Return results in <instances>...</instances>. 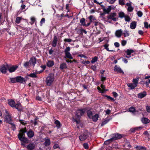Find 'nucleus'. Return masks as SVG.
<instances>
[{
    "label": "nucleus",
    "instance_id": "8",
    "mask_svg": "<svg viewBox=\"0 0 150 150\" xmlns=\"http://www.w3.org/2000/svg\"><path fill=\"white\" fill-rule=\"evenodd\" d=\"M26 79L23 78L21 76L16 77V81L17 82L25 84L26 83Z\"/></svg>",
    "mask_w": 150,
    "mask_h": 150
},
{
    "label": "nucleus",
    "instance_id": "56",
    "mask_svg": "<svg viewBox=\"0 0 150 150\" xmlns=\"http://www.w3.org/2000/svg\"><path fill=\"white\" fill-rule=\"evenodd\" d=\"M70 48L69 47H67L66 49L65 50L64 52L65 53L67 52H69V51H70Z\"/></svg>",
    "mask_w": 150,
    "mask_h": 150
},
{
    "label": "nucleus",
    "instance_id": "44",
    "mask_svg": "<svg viewBox=\"0 0 150 150\" xmlns=\"http://www.w3.org/2000/svg\"><path fill=\"white\" fill-rule=\"evenodd\" d=\"M119 16L120 18H122L124 17V18L125 15V14L124 12H120L119 13Z\"/></svg>",
    "mask_w": 150,
    "mask_h": 150
},
{
    "label": "nucleus",
    "instance_id": "60",
    "mask_svg": "<svg viewBox=\"0 0 150 150\" xmlns=\"http://www.w3.org/2000/svg\"><path fill=\"white\" fill-rule=\"evenodd\" d=\"M127 43V41L125 40H123L122 41L121 44L122 46H125Z\"/></svg>",
    "mask_w": 150,
    "mask_h": 150
},
{
    "label": "nucleus",
    "instance_id": "57",
    "mask_svg": "<svg viewBox=\"0 0 150 150\" xmlns=\"http://www.w3.org/2000/svg\"><path fill=\"white\" fill-rule=\"evenodd\" d=\"M45 21V19L44 18H42L40 21V25L42 26L43 23H44Z\"/></svg>",
    "mask_w": 150,
    "mask_h": 150
},
{
    "label": "nucleus",
    "instance_id": "54",
    "mask_svg": "<svg viewBox=\"0 0 150 150\" xmlns=\"http://www.w3.org/2000/svg\"><path fill=\"white\" fill-rule=\"evenodd\" d=\"M124 0H119V3L120 5H124L125 4L124 1Z\"/></svg>",
    "mask_w": 150,
    "mask_h": 150
},
{
    "label": "nucleus",
    "instance_id": "18",
    "mask_svg": "<svg viewBox=\"0 0 150 150\" xmlns=\"http://www.w3.org/2000/svg\"><path fill=\"white\" fill-rule=\"evenodd\" d=\"M146 93L145 91H143L142 93H139L138 94V97L139 98H142L146 96Z\"/></svg>",
    "mask_w": 150,
    "mask_h": 150
},
{
    "label": "nucleus",
    "instance_id": "35",
    "mask_svg": "<svg viewBox=\"0 0 150 150\" xmlns=\"http://www.w3.org/2000/svg\"><path fill=\"white\" fill-rule=\"evenodd\" d=\"M44 145L46 146L50 145V140L49 139H46L45 142L44 143Z\"/></svg>",
    "mask_w": 150,
    "mask_h": 150
},
{
    "label": "nucleus",
    "instance_id": "31",
    "mask_svg": "<svg viewBox=\"0 0 150 150\" xmlns=\"http://www.w3.org/2000/svg\"><path fill=\"white\" fill-rule=\"evenodd\" d=\"M54 64V63L53 61H49L47 63V66L48 67H52Z\"/></svg>",
    "mask_w": 150,
    "mask_h": 150
},
{
    "label": "nucleus",
    "instance_id": "55",
    "mask_svg": "<svg viewBox=\"0 0 150 150\" xmlns=\"http://www.w3.org/2000/svg\"><path fill=\"white\" fill-rule=\"evenodd\" d=\"M19 121L20 122V123L23 125H24L27 124V123L24 120H19Z\"/></svg>",
    "mask_w": 150,
    "mask_h": 150
},
{
    "label": "nucleus",
    "instance_id": "36",
    "mask_svg": "<svg viewBox=\"0 0 150 150\" xmlns=\"http://www.w3.org/2000/svg\"><path fill=\"white\" fill-rule=\"evenodd\" d=\"M9 82L12 83H15L16 81V78H9Z\"/></svg>",
    "mask_w": 150,
    "mask_h": 150
},
{
    "label": "nucleus",
    "instance_id": "15",
    "mask_svg": "<svg viewBox=\"0 0 150 150\" xmlns=\"http://www.w3.org/2000/svg\"><path fill=\"white\" fill-rule=\"evenodd\" d=\"M35 147V144L34 143H30L27 146V149L28 150H32Z\"/></svg>",
    "mask_w": 150,
    "mask_h": 150
},
{
    "label": "nucleus",
    "instance_id": "3",
    "mask_svg": "<svg viewBox=\"0 0 150 150\" xmlns=\"http://www.w3.org/2000/svg\"><path fill=\"white\" fill-rule=\"evenodd\" d=\"M86 109L85 108L78 110L76 112V115L78 119H80L81 117L83 115L85 112Z\"/></svg>",
    "mask_w": 150,
    "mask_h": 150
},
{
    "label": "nucleus",
    "instance_id": "12",
    "mask_svg": "<svg viewBox=\"0 0 150 150\" xmlns=\"http://www.w3.org/2000/svg\"><path fill=\"white\" fill-rule=\"evenodd\" d=\"M114 70L115 71H117L118 73H122L123 74H124L123 71L120 67H118L117 65L115 66L114 68Z\"/></svg>",
    "mask_w": 150,
    "mask_h": 150
},
{
    "label": "nucleus",
    "instance_id": "29",
    "mask_svg": "<svg viewBox=\"0 0 150 150\" xmlns=\"http://www.w3.org/2000/svg\"><path fill=\"white\" fill-rule=\"evenodd\" d=\"M109 46V45L107 43H106L104 45H103V47H104L108 51L110 52H114L115 51L113 50H110L109 49L108 47Z\"/></svg>",
    "mask_w": 150,
    "mask_h": 150
},
{
    "label": "nucleus",
    "instance_id": "21",
    "mask_svg": "<svg viewBox=\"0 0 150 150\" xmlns=\"http://www.w3.org/2000/svg\"><path fill=\"white\" fill-rule=\"evenodd\" d=\"M141 121L144 124H146L150 122V120L148 118L144 117L142 119Z\"/></svg>",
    "mask_w": 150,
    "mask_h": 150
},
{
    "label": "nucleus",
    "instance_id": "11",
    "mask_svg": "<svg viewBox=\"0 0 150 150\" xmlns=\"http://www.w3.org/2000/svg\"><path fill=\"white\" fill-rule=\"evenodd\" d=\"M29 62L30 65L34 67L36 63V59L35 57H33L30 59Z\"/></svg>",
    "mask_w": 150,
    "mask_h": 150
},
{
    "label": "nucleus",
    "instance_id": "52",
    "mask_svg": "<svg viewBox=\"0 0 150 150\" xmlns=\"http://www.w3.org/2000/svg\"><path fill=\"white\" fill-rule=\"evenodd\" d=\"M133 8L131 6H129V7H128L127 10L129 12H131L133 11Z\"/></svg>",
    "mask_w": 150,
    "mask_h": 150
},
{
    "label": "nucleus",
    "instance_id": "33",
    "mask_svg": "<svg viewBox=\"0 0 150 150\" xmlns=\"http://www.w3.org/2000/svg\"><path fill=\"white\" fill-rule=\"evenodd\" d=\"M137 150H146V148L143 146H137L135 147Z\"/></svg>",
    "mask_w": 150,
    "mask_h": 150
},
{
    "label": "nucleus",
    "instance_id": "2",
    "mask_svg": "<svg viewBox=\"0 0 150 150\" xmlns=\"http://www.w3.org/2000/svg\"><path fill=\"white\" fill-rule=\"evenodd\" d=\"M90 133L87 130L85 131L79 137V139L81 141H83L89 137Z\"/></svg>",
    "mask_w": 150,
    "mask_h": 150
},
{
    "label": "nucleus",
    "instance_id": "62",
    "mask_svg": "<svg viewBox=\"0 0 150 150\" xmlns=\"http://www.w3.org/2000/svg\"><path fill=\"white\" fill-rule=\"evenodd\" d=\"M112 94H113V96L115 98L117 97L118 96V94L115 92H112Z\"/></svg>",
    "mask_w": 150,
    "mask_h": 150
},
{
    "label": "nucleus",
    "instance_id": "28",
    "mask_svg": "<svg viewBox=\"0 0 150 150\" xmlns=\"http://www.w3.org/2000/svg\"><path fill=\"white\" fill-rule=\"evenodd\" d=\"M86 113L88 117L90 119H91L93 116L92 112L90 110H88L87 111Z\"/></svg>",
    "mask_w": 150,
    "mask_h": 150
},
{
    "label": "nucleus",
    "instance_id": "16",
    "mask_svg": "<svg viewBox=\"0 0 150 150\" xmlns=\"http://www.w3.org/2000/svg\"><path fill=\"white\" fill-rule=\"evenodd\" d=\"M27 134L28 137L31 138L34 136V132L31 129H30L27 133Z\"/></svg>",
    "mask_w": 150,
    "mask_h": 150
},
{
    "label": "nucleus",
    "instance_id": "64",
    "mask_svg": "<svg viewBox=\"0 0 150 150\" xmlns=\"http://www.w3.org/2000/svg\"><path fill=\"white\" fill-rule=\"evenodd\" d=\"M122 61L123 62L125 63H127L128 62L127 59H126L125 58H122Z\"/></svg>",
    "mask_w": 150,
    "mask_h": 150
},
{
    "label": "nucleus",
    "instance_id": "19",
    "mask_svg": "<svg viewBox=\"0 0 150 150\" xmlns=\"http://www.w3.org/2000/svg\"><path fill=\"white\" fill-rule=\"evenodd\" d=\"M99 117V115L98 114H96L92 116L91 118L93 122H96L98 120Z\"/></svg>",
    "mask_w": 150,
    "mask_h": 150
},
{
    "label": "nucleus",
    "instance_id": "5",
    "mask_svg": "<svg viewBox=\"0 0 150 150\" xmlns=\"http://www.w3.org/2000/svg\"><path fill=\"white\" fill-rule=\"evenodd\" d=\"M6 112L7 115H6L4 117V122L10 124L12 122L11 116L9 115L7 111H6Z\"/></svg>",
    "mask_w": 150,
    "mask_h": 150
},
{
    "label": "nucleus",
    "instance_id": "13",
    "mask_svg": "<svg viewBox=\"0 0 150 150\" xmlns=\"http://www.w3.org/2000/svg\"><path fill=\"white\" fill-rule=\"evenodd\" d=\"M58 42V38L55 35L53 39L52 44V46L53 47H55L57 45Z\"/></svg>",
    "mask_w": 150,
    "mask_h": 150
},
{
    "label": "nucleus",
    "instance_id": "7",
    "mask_svg": "<svg viewBox=\"0 0 150 150\" xmlns=\"http://www.w3.org/2000/svg\"><path fill=\"white\" fill-rule=\"evenodd\" d=\"M8 64H6L2 65L0 67V71L3 73H5L8 70Z\"/></svg>",
    "mask_w": 150,
    "mask_h": 150
},
{
    "label": "nucleus",
    "instance_id": "43",
    "mask_svg": "<svg viewBox=\"0 0 150 150\" xmlns=\"http://www.w3.org/2000/svg\"><path fill=\"white\" fill-rule=\"evenodd\" d=\"M129 110L130 112L132 113L136 112L135 111V108L132 107H131L130 108H129Z\"/></svg>",
    "mask_w": 150,
    "mask_h": 150
},
{
    "label": "nucleus",
    "instance_id": "37",
    "mask_svg": "<svg viewBox=\"0 0 150 150\" xmlns=\"http://www.w3.org/2000/svg\"><path fill=\"white\" fill-rule=\"evenodd\" d=\"M30 19L31 21L30 22V23L31 25H33L34 24L35 22L36 21L35 18L34 17H31Z\"/></svg>",
    "mask_w": 150,
    "mask_h": 150
},
{
    "label": "nucleus",
    "instance_id": "30",
    "mask_svg": "<svg viewBox=\"0 0 150 150\" xmlns=\"http://www.w3.org/2000/svg\"><path fill=\"white\" fill-rule=\"evenodd\" d=\"M127 86L130 88L131 89H134L137 86L136 85H135L134 84L132 83H129L127 84Z\"/></svg>",
    "mask_w": 150,
    "mask_h": 150
},
{
    "label": "nucleus",
    "instance_id": "46",
    "mask_svg": "<svg viewBox=\"0 0 150 150\" xmlns=\"http://www.w3.org/2000/svg\"><path fill=\"white\" fill-rule=\"evenodd\" d=\"M139 81V79H133V83L135 85H136L137 86V84L138 83V82Z\"/></svg>",
    "mask_w": 150,
    "mask_h": 150
},
{
    "label": "nucleus",
    "instance_id": "9",
    "mask_svg": "<svg viewBox=\"0 0 150 150\" xmlns=\"http://www.w3.org/2000/svg\"><path fill=\"white\" fill-rule=\"evenodd\" d=\"M116 16V13H111L108 16L107 18L108 19H111L114 21H117L116 18L114 17Z\"/></svg>",
    "mask_w": 150,
    "mask_h": 150
},
{
    "label": "nucleus",
    "instance_id": "26",
    "mask_svg": "<svg viewBox=\"0 0 150 150\" xmlns=\"http://www.w3.org/2000/svg\"><path fill=\"white\" fill-rule=\"evenodd\" d=\"M142 129L141 127H136L134 128H131L130 130V131L132 133L138 130L139 129Z\"/></svg>",
    "mask_w": 150,
    "mask_h": 150
},
{
    "label": "nucleus",
    "instance_id": "4",
    "mask_svg": "<svg viewBox=\"0 0 150 150\" xmlns=\"http://www.w3.org/2000/svg\"><path fill=\"white\" fill-rule=\"evenodd\" d=\"M54 80V77L52 75H49L47 77L46 82L47 86H50Z\"/></svg>",
    "mask_w": 150,
    "mask_h": 150
},
{
    "label": "nucleus",
    "instance_id": "41",
    "mask_svg": "<svg viewBox=\"0 0 150 150\" xmlns=\"http://www.w3.org/2000/svg\"><path fill=\"white\" fill-rule=\"evenodd\" d=\"M112 141L113 140L111 139V138L110 139L105 141L104 142V144L105 145L108 144Z\"/></svg>",
    "mask_w": 150,
    "mask_h": 150
},
{
    "label": "nucleus",
    "instance_id": "58",
    "mask_svg": "<svg viewBox=\"0 0 150 150\" xmlns=\"http://www.w3.org/2000/svg\"><path fill=\"white\" fill-rule=\"evenodd\" d=\"M64 41L65 42H70L72 41V40L70 38L67 39L66 38L64 40Z\"/></svg>",
    "mask_w": 150,
    "mask_h": 150
},
{
    "label": "nucleus",
    "instance_id": "48",
    "mask_svg": "<svg viewBox=\"0 0 150 150\" xmlns=\"http://www.w3.org/2000/svg\"><path fill=\"white\" fill-rule=\"evenodd\" d=\"M125 20L127 22H129L130 20V18L129 17L128 15H125Z\"/></svg>",
    "mask_w": 150,
    "mask_h": 150
},
{
    "label": "nucleus",
    "instance_id": "6",
    "mask_svg": "<svg viewBox=\"0 0 150 150\" xmlns=\"http://www.w3.org/2000/svg\"><path fill=\"white\" fill-rule=\"evenodd\" d=\"M111 139L113 141H115L121 138L122 136V134L117 133H116L111 135Z\"/></svg>",
    "mask_w": 150,
    "mask_h": 150
},
{
    "label": "nucleus",
    "instance_id": "27",
    "mask_svg": "<svg viewBox=\"0 0 150 150\" xmlns=\"http://www.w3.org/2000/svg\"><path fill=\"white\" fill-rule=\"evenodd\" d=\"M67 68V65L66 63H63L61 64L59 67V68L62 70L66 69Z\"/></svg>",
    "mask_w": 150,
    "mask_h": 150
},
{
    "label": "nucleus",
    "instance_id": "24",
    "mask_svg": "<svg viewBox=\"0 0 150 150\" xmlns=\"http://www.w3.org/2000/svg\"><path fill=\"white\" fill-rule=\"evenodd\" d=\"M137 23L134 21L132 22L130 25V28L132 29H134L136 26Z\"/></svg>",
    "mask_w": 150,
    "mask_h": 150
},
{
    "label": "nucleus",
    "instance_id": "50",
    "mask_svg": "<svg viewBox=\"0 0 150 150\" xmlns=\"http://www.w3.org/2000/svg\"><path fill=\"white\" fill-rule=\"evenodd\" d=\"M10 124L12 126H11L12 129L13 131L15 130L16 129V127H15V125L14 124L13 122H12L11 123H10Z\"/></svg>",
    "mask_w": 150,
    "mask_h": 150
},
{
    "label": "nucleus",
    "instance_id": "17",
    "mask_svg": "<svg viewBox=\"0 0 150 150\" xmlns=\"http://www.w3.org/2000/svg\"><path fill=\"white\" fill-rule=\"evenodd\" d=\"M103 10L105 13H109L111 10V6H109L107 8H105L104 7L103 8Z\"/></svg>",
    "mask_w": 150,
    "mask_h": 150
},
{
    "label": "nucleus",
    "instance_id": "32",
    "mask_svg": "<svg viewBox=\"0 0 150 150\" xmlns=\"http://www.w3.org/2000/svg\"><path fill=\"white\" fill-rule=\"evenodd\" d=\"M54 123L56 125V126L58 129L61 126V125L60 122L58 120H56L55 121Z\"/></svg>",
    "mask_w": 150,
    "mask_h": 150
},
{
    "label": "nucleus",
    "instance_id": "22",
    "mask_svg": "<svg viewBox=\"0 0 150 150\" xmlns=\"http://www.w3.org/2000/svg\"><path fill=\"white\" fill-rule=\"evenodd\" d=\"M125 52L126 53L127 55H130L132 53L134 52L133 50L132 49H127L125 50Z\"/></svg>",
    "mask_w": 150,
    "mask_h": 150
},
{
    "label": "nucleus",
    "instance_id": "51",
    "mask_svg": "<svg viewBox=\"0 0 150 150\" xmlns=\"http://www.w3.org/2000/svg\"><path fill=\"white\" fill-rule=\"evenodd\" d=\"M89 18L91 22H92L95 20V18L93 16L91 15L89 17Z\"/></svg>",
    "mask_w": 150,
    "mask_h": 150
},
{
    "label": "nucleus",
    "instance_id": "40",
    "mask_svg": "<svg viewBox=\"0 0 150 150\" xmlns=\"http://www.w3.org/2000/svg\"><path fill=\"white\" fill-rule=\"evenodd\" d=\"M22 19V18L21 17H17L16 19L15 22L17 24H19L20 23Z\"/></svg>",
    "mask_w": 150,
    "mask_h": 150
},
{
    "label": "nucleus",
    "instance_id": "39",
    "mask_svg": "<svg viewBox=\"0 0 150 150\" xmlns=\"http://www.w3.org/2000/svg\"><path fill=\"white\" fill-rule=\"evenodd\" d=\"M85 19L84 18H82L80 21V23H81V25H83L84 26L86 25L85 22Z\"/></svg>",
    "mask_w": 150,
    "mask_h": 150
},
{
    "label": "nucleus",
    "instance_id": "25",
    "mask_svg": "<svg viewBox=\"0 0 150 150\" xmlns=\"http://www.w3.org/2000/svg\"><path fill=\"white\" fill-rule=\"evenodd\" d=\"M37 73L35 72L34 73H31L29 74H28L27 76H28L31 78H36L37 77Z\"/></svg>",
    "mask_w": 150,
    "mask_h": 150
},
{
    "label": "nucleus",
    "instance_id": "10",
    "mask_svg": "<svg viewBox=\"0 0 150 150\" xmlns=\"http://www.w3.org/2000/svg\"><path fill=\"white\" fill-rule=\"evenodd\" d=\"M8 70L10 72H12L14 71L18 68V66H11V65H8Z\"/></svg>",
    "mask_w": 150,
    "mask_h": 150
},
{
    "label": "nucleus",
    "instance_id": "34",
    "mask_svg": "<svg viewBox=\"0 0 150 150\" xmlns=\"http://www.w3.org/2000/svg\"><path fill=\"white\" fill-rule=\"evenodd\" d=\"M65 53V56L67 58L69 59H73V57L71 56V55L69 52Z\"/></svg>",
    "mask_w": 150,
    "mask_h": 150
},
{
    "label": "nucleus",
    "instance_id": "61",
    "mask_svg": "<svg viewBox=\"0 0 150 150\" xmlns=\"http://www.w3.org/2000/svg\"><path fill=\"white\" fill-rule=\"evenodd\" d=\"M146 110L148 112H150V106H146Z\"/></svg>",
    "mask_w": 150,
    "mask_h": 150
},
{
    "label": "nucleus",
    "instance_id": "49",
    "mask_svg": "<svg viewBox=\"0 0 150 150\" xmlns=\"http://www.w3.org/2000/svg\"><path fill=\"white\" fill-rule=\"evenodd\" d=\"M110 120L109 119H107L102 122L101 124L102 126L104 125H105Z\"/></svg>",
    "mask_w": 150,
    "mask_h": 150
},
{
    "label": "nucleus",
    "instance_id": "38",
    "mask_svg": "<svg viewBox=\"0 0 150 150\" xmlns=\"http://www.w3.org/2000/svg\"><path fill=\"white\" fill-rule=\"evenodd\" d=\"M123 34H124V37H128L129 35V31L127 30L126 29L124 30Z\"/></svg>",
    "mask_w": 150,
    "mask_h": 150
},
{
    "label": "nucleus",
    "instance_id": "1",
    "mask_svg": "<svg viewBox=\"0 0 150 150\" xmlns=\"http://www.w3.org/2000/svg\"><path fill=\"white\" fill-rule=\"evenodd\" d=\"M26 132V128L22 129L19 131V133L18 135V139L21 142V144L23 143H27L28 142V140L27 138L25 137V134Z\"/></svg>",
    "mask_w": 150,
    "mask_h": 150
},
{
    "label": "nucleus",
    "instance_id": "63",
    "mask_svg": "<svg viewBox=\"0 0 150 150\" xmlns=\"http://www.w3.org/2000/svg\"><path fill=\"white\" fill-rule=\"evenodd\" d=\"M144 27L146 28H147L149 27V25L148 23L146 22H144Z\"/></svg>",
    "mask_w": 150,
    "mask_h": 150
},
{
    "label": "nucleus",
    "instance_id": "14",
    "mask_svg": "<svg viewBox=\"0 0 150 150\" xmlns=\"http://www.w3.org/2000/svg\"><path fill=\"white\" fill-rule=\"evenodd\" d=\"M122 31L121 29L117 30L115 32V35L117 38H120L122 35Z\"/></svg>",
    "mask_w": 150,
    "mask_h": 150
},
{
    "label": "nucleus",
    "instance_id": "47",
    "mask_svg": "<svg viewBox=\"0 0 150 150\" xmlns=\"http://www.w3.org/2000/svg\"><path fill=\"white\" fill-rule=\"evenodd\" d=\"M105 97L108 98V100H109L110 101H114L115 100V99H114L113 98L111 97L110 96L105 95Z\"/></svg>",
    "mask_w": 150,
    "mask_h": 150
},
{
    "label": "nucleus",
    "instance_id": "53",
    "mask_svg": "<svg viewBox=\"0 0 150 150\" xmlns=\"http://www.w3.org/2000/svg\"><path fill=\"white\" fill-rule=\"evenodd\" d=\"M137 14L138 16L140 17H141L143 15V13L140 11L137 12Z\"/></svg>",
    "mask_w": 150,
    "mask_h": 150
},
{
    "label": "nucleus",
    "instance_id": "42",
    "mask_svg": "<svg viewBox=\"0 0 150 150\" xmlns=\"http://www.w3.org/2000/svg\"><path fill=\"white\" fill-rule=\"evenodd\" d=\"M30 64L29 62H26L24 63L23 64V66L27 68L29 67V65Z\"/></svg>",
    "mask_w": 150,
    "mask_h": 150
},
{
    "label": "nucleus",
    "instance_id": "20",
    "mask_svg": "<svg viewBox=\"0 0 150 150\" xmlns=\"http://www.w3.org/2000/svg\"><path fill=\"white\" fill-rule=\"evenodd\" d=\"M14 107L17 109L18 111H21L22 110V107L20 103L15 105Z\"/></svg>",
    "mask_w": 150,
    "mask_h": 150
},
{
    "label": "nucleus",
    "instance_id": "45",
    "mask_svg": "<svg viewBox=\"0 0 150 150\" xmlns=\"http://www.w3.org/2000/svg\"><path fill=\"white\" fill-rule=\"evenodd\" d=\"M98 57L97 56L93 58L92 60L91 61V63H94L96 62L98 60Z\"/></svg>",
    "mask_w": 150,
    "mask_h": 150
},
{
    "label": "nucleus",
    "instance_id": "59",
    "mask_svg": "<svg viewBox=\"0 0 150 150\" xmlns=\"http://www.w3.org/2000/svg\"><path fill=\"white\" fill-rule=\"evenodd\" d=\"M83 147L85 149H87L88 148V144L87 143H85L83 144Z\"/></svg>",
    "mask_w": 150,
    "mask_h": 150
},
{
    "label": "nucleus",
    "instance_id": "23",
    "mask_svg": "<svg viewBox=\"0 0 150 150\" xmlns=\"http://www.w3.org/2000/svg\"><path fill=\"white\" fill-rule=\"evenodd\" d=\"M8 104L11 107H14L15 102L13 100L10 99L8 100Z\"/></svg>",
    "mask_w": 150,
    "mask_h": 150
}]
</instances>
